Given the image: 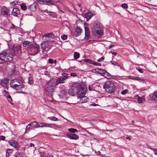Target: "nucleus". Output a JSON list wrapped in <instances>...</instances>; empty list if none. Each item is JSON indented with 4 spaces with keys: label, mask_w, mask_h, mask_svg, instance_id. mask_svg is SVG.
<instances>
[{
    "label": "nucleus",
    "mask_w": 157,
    "mask_h": 157,
    "mask_svg": "<svg viewBox=\"0 0 157 157\" xmlns=\"http://www.w3.org/2000/svg\"><path fill=\"white\" fill-rule=\"evenodd\" d=\"M110 62L111 63L114 65L116 66H117L118 67H120V65L118 64V63H116V62H113L111 61Z\"/></svg>",
    "instance_id": "obj_39"
},
{
    "label": "nucleus",
    "mask_w": 157,
    "mask_h": 157,
    "mask_svg": "<svg viewBox=\"0 0 157 157\" xmlns=\"http://www.w3.org/2000/svg\"><path fill=\"white\" fill-rule=\"evenodd\" d=\"M1 14L2 15L7 16L9 15V11L8 10L5 6L2 7L1 10Z\"/></svg>",
    "instance_id": "obj_13"
},
{
    "label": "nucleus",
    "mask_w": 157,
    "mask_h": 157,
    "mask_svg": "<svg viewBox=\"0 0 157 157\" xmlns=\"http://www.w3.org/2000/svg\"><path fill=\"white\" fill-rule=\"evenodd\" d=\"M68 130L70 132L74 133L78 131V130L74 128H70L68 129Z\"/></svg>",
    "instance_id": "obj_34"
},
{
    "label": "nucleus",
    "mask_w": 157,
    "mask_h": 157,
    "mask_svg": "<svg viewBox=\"0 0 157 157\" xmlns=\"http://www.w3.org/2000/svg\"><path fill=\"white\" fill-rule=\"evenodd\" d=\"M92 31L96 36L100 35L103 33L102 27L99 23H96L93 25L92 28Z\"/></svg>",
    "instance_id": "obj_4"
},
{
    "label": "nucleus",
    "mask_w": 157,
    "mask_h": 157,
    "mask_svg": "<svg viewBox=\"0 0 157 157\" xmlns=\"http://www.w3.org/2000/svg\"><path fill=\"white\" fill-rule=\"evenodd\" d=\"M83 87L80 85L77 86H74L70 89L68 90V94L70 95L73 96L78 94H79L82 90Z\"/></svg>",
    "instance_id": "obj_5"
},
{
    "label": "nucleus",
    "mask_w": 157,
    "mask_h": 157,
    "mask_svg": "<svg viewBox=\"0 0 157 157\" xmlns=\"http://www.w3.org/2000/svg\"><path fill=\"white\" fill-rule=\"evenodd\" d=\"M79 56L80 54L79 53L77 52H74V57L75 59H78L79 57Z\"/></svg>",
    "instance_id": "obj_26"
},
{
    "label": "nucleus",
    "mask_w": 157,
    "mask_h": 157,
    "mask_svg": "<svg viewBox=\"0 0 157 157\" xmlns=\"http://www.w3.org/2000/svg\"><path fill=\"white\" fill-rule=\"evenodd\" d=\"M131 79H132L136 80L137 81H143V79L142 78H140V77H133V78H131Z\"/></svg>",
    "instance_id": "obj_31"
},
{
    "label": "nucleus",
    "mask_w": 157,
    "mask_h": 157,
    "mask_svg": "<svg viewBox=\"0 0 157 157\" xmlns=\"http://www.w3.org/2000/svg\"><path fill=\"white\" fill-rule=\"evenodd\" d=\"M52 79L54 81V83L56 86L60 83H64L65 79L63 78L61 76L58 78L57 79L52 78Z\"/></svg>",
    "instance_id": "obj_10"
},
{
    "label": "nucleus",
    "mask_w": 157,
    "mask_h": 157,
    "mask_svg": "<svg viewBox=\"0 0 157 157\" xmlns=\"http://www.w3.org/2000/svg\"><path fill=\"white\" fill-rule=\"evenodd\" d=\"M152 98L155 101H157V91L152 94Z\"/></svg>",
    "instance_id": "obj_23"
},
{
    "label": "nucleus",
    "mask_w": 157,
    "mask_h": 157,
    "mask_svg": "<svg viewBox=\"0 0 157 157\" xmlns=\"http://www.w3.org/2000/svg\"><path fill=\"white\" fill-rule=\"evenodd\" d=\"M91 105V106H96L97 105H98V104H95V103H93V104H92L90 105Z\"/></svg>",
    "instance_id": "obj_57"
},
{
    "label": "nucleus",
    "mask_w": 157,
    "mask_h": 157,
    "mask_svg": "<svg viewBox=\"0 0 157 157\" xmlns=\"http://www.w3.org/2000/svg\"><path fill=\"white\" fill-rule=\"evenodd\" d=\"M29 41H25L23 43L22 45L24 47H25L27 45L29 44Z\"/></svg>",
    "instance_id": "obj_35"
},
{
    "label": "nucleus",
    "mask_w": 157,
    "mask_h": 157,
    "mask_svg": "<svg viewBox=\"0 0 157 157\" xmlns=\"http://www.w3.org/2000/svg\"><path fill=\"white\" fill-rule=\"evenodd\" d=\"M67 35H64L61 36V38L63 40H66L67 38Z\"/></svg>",
    "instance_id": "obj_37"
},
{
    "label": "nucleus",
    "mask_w": 157,
    "mask_h": 157,
    "mask_svg": "<svg viewBox=\"0 0 157 157\" xmlns=\"http://www.w3.org/2000/svg\"><path fill=\"white\" fill-rule=\"evenodd\" d=\"M6 152H7V153H12L13 152V150L11 149H8L7 150Z\"/></svg>",
    "instance_id": "obj_52"
},
{
    "label": "nucleus",
    "mask_w": 157,
    "mask_h": 157,
    "mask_svg": "<svg viewBox=\"0 0 157 157\" xmlns=\"http://www.w3.org/2000/svg\"><path fill=\"white\" fill-rule=\"evenodd\" d=\"M15 26L13 24H12V26H11V28L13 29V28H15Z\"/></svg>",
    "instance_id": "obj_61"
},
{
    "label": "nucleus",
    "mask_w": 157,
    "mask_h": 157,
    "mask_svg": "<svg viewBox=\"0 0 157 157\" xmlns=\"http://www.w3.org/2000/svg\"><path fill=\"white\" fill-rule=\"evenodd\" d=\"M5 137L4 136H0V139L1 140H5Z\"/></svg>",
    "instance_id": "obj_55"
},
{
    "label": "nucleus",
    "mask_w": 157,
    "mask_h": 157,
    "mask_svg": "<svg viewBox=\"0 0 157 157\" xmlns=\"http://www.w3.org/2000/svg\"><path fill=\"white\" fill-rule=\"evenodd\" d=\"M30 126L29 125V124L26 126V130L27 131L28 130H29L30 128Z\"/></svg>",
    "instance_id": "obj_56"
},
{
    "label": "nucleus",
    "mask_w": 157,
    "mask_h": 157,
    "mask_svg": "<svg viewBox=\"0 0 157 157\" xmlns=\"http://www.w3.org/2000/svg\"><path fill=\"white\" fill-rule=\"evenodd\" d=\"M9 144L11 145V146H13V140L11 141V142H10V141H9Z\"/></svg>",
    "instance_id": "obj_59"
},
{
    "label": "nucleus",
    "mask_w": 157,
    "mask_h": 157,
    "mask_svg": "<svg viewBox=\"0 0 157 157\" xmlns=\"http://www.w3.org/2000/svg\"><path fill=\"white\" fill-rule=\"evenodd\" d=\"M67 136L68 138L71 139L76 140L78 139L79 138L78 136L76 134L70 132L68 133L67 134Z\"/></svg>",
    "instance_id": "obj_11"
},
{
    "label": "nucleus",
    "mask_w": 157,
    "mask_h": 157,
    "mask_svg": "<svg viewBox=\"0 0 157 157\" xmlns=\"http://www.w3.org/2000/svg\"><path fill=\"white\" fill-rule=\"evenodd\" d=\"M103 87L107 92L109 93H112L114 90L115 86L112 81L106 82L104 85Z\"/></svg>",
    "instance_id": "obj_6"
},
{
    "label": "nucleus",
    "mask_w": 157,
    "mask_h": 157,
    "mask_svg": "<svg viewBox=\"0 0 157 157\" xmlns=\"http://www.w3.org/2000/svg\"><path fill=\"white\" fill-rule=\"evenodd\" d=\"M56 85L52 79H51L45 85V90L48 94H51L55 91Z\"/></svg>",
    "instance_id": "obj_3"
},
{
    "label": "nucleus",
    "mask_w": 157,
    "mask_h": 157,
    "mask_svg": "<svg viewBox=\"0 0 157 157\" xmlns=\"http://www.w3.org/2000/svg\"><path fill=\"white\" fill-rule=\"evenodd\" d=\"M85 93L86 92L83 88V90H82L80 93L78 94V98H80V101L81 103L87 102L88 100V98L87 97L85 96Z\"/></svg>",
    "instance_id": "obj_8"
},
{
    "label": "nucleus",
    "mask_w": 157,
    "mask_h": 157,
    "mask_svg": "<svg viewBox=\"0 0 157 157\" xmlns=\"http://www.w3.org/2000/svg\"><path fill=\"white\" fill-rule=\"evenodd\" d=\"M104 59V58L103 57H101L98 60V62H101L102 61H103Z\"/></svg>",
    "instance_id": "obj_49"
},
{
    "label": "nucleus",
    "mask_w": 157,
    "mask_h": 157,
    "mask_svg": "<svg viewBox=\"0 0 157 157\" xmlns=\"http://www.w3.org/2000/svg\"><path fill=\"white\" fill-rule=\"evenodd\" d=\"M49 38L48 36V35H47V34H46V35H45L43 36L42 37V40L43 41H47V39Z\"/></svg>",
    "instance_id": "obj_21"
},
{
    "label": "nucleus",
    "mask_w": 157,
    "mask_h": 157,
    "mask_svg": "<svg viewBox=\"0 0 157 157\" xmlns=\"http://www.w3.org/2000/svg\"><path fill=\"white\" fill-rule=\"evenodd\" d=\"M121 7L124 9H126L128 8V6L127 4L123 3L121 5Z\"/></svg>",
    "instance_id": "obj_40"
},
{
    "label": "nucleus",
    "mask_w": 157,
    "mask_h": 157,
    "mask_svg": "<svg viewBox=\"0 0 157 157\" xmlns=\"http://www.w3.org/2000/svg\"><path fill=\"white\" fill-rule=\"evenodd\" d=\"M19 11L18 8H14L11 13V14L14 16L17 17L18 14L19 13Z\"/></svg>",
    "instance_id": "obj_14"
},
{
    "label": "nucleus",
    "mask_w": 157,
    "mask_h": 157,
    "mask_svg": "<svg viewBox=\"0 0 157 157\" xmlns=\"http://www.w3.org/2000/svg\"><path fill=\"white\" fill-rule=\"evenodd\" d=\"M6 157H9L10 155V153H7V152H6Z\"/></svg>",
    "instance_id": "obj_60"
},
{
    "label": "nucleus",
    "mask_w": 157,
    "mask_h": 157,
    "mask_svg": "<svg viewBox=\"0 0 157 157\" xmlns=\"http://www.w3.org/2000/svg\"><path fill=\"white\" fill-rule=\"evenodd\" d=\"M148 148L152 150L154 152V154L155 155H157V149L156 148H153L151 147H148Z\"/></svg>",
    "instance_id": "obj_36"
},
{
    "label": "nucleus",
    "mask_w": 157,
    "mask_h": 157,
    "mask_svg": "<svg viewBox=\"0 0 157 157\" xmlns=\"http://www.w3.org/2000/svg\"><path fill=\"white\" fill-rule=\"evenodd\" d=\"M17 49V52L18 53H20L21 52V47L19 46L15 48L16 49Z\"/></svg>",
    "instance_id": "obj_38"
},
{
    "label": "nucleus",
    "mask_w": 157,
    "mask_h": 157,
    "mask_svg": "<svg viewBox=\"0 0 157 157\" xmlns=\"http://www.w3.org/2000/svg\"><path fill=\"white\" fill-rule=\"evenodd\" d=\"M128 92V90L127 89L124 90L122 91L121 93V94L122 95H124L126 94Z\"/></svg>",
    "instance_id": "obj_44"
},
{
    "label": "nucleus",
    "mask_w": 157,
    "mask_h": 157,
    "mask_svg": "<svg viewBox=\"0 0 157 157\" xmlns=\"http://www.w3.org/2000/svg\"><path fill=\"white\" fill-rule=\"evenodd\" d=\"M44 74L46 75H49V72L48 71H45L44 72Z\"/></svg>",
    "instance_id": "obj_51"
},
{
    "label": "nucleus",
    "mask_w": 157,
    "mask_h": 157,
    "mask_svg": "<svg viewBox=\"0 0 157 157\" xmlns=\"http://www.w3.org/2000/svg\"><path fill=\"white\" fill-rule=\"evenodd\" d=\"M9 83V79L5 78L0 80V84L5 89H8L7 84Z\"/></svg>",
    "instance_id": "obj_9"
},
{
    "label": "nucleus",
    "mask_w": 157,
    "mask_h": 157,
    "mask_svg": "<svg viewBox=\"0 0 157 157\" xmlns=\"http://www.w3.org/2000/svg\"><path fill=\"white\" fill-rule=\"evenodd\" d=\"M48 118L51 121H56L58 120V119L56 117L54 116L48 117Z\"/></svg>",
    "instance_id": "obj_25"
},
{
    "label": "nucleus",
    "mask_w": 157,
    "mask_h": 157,
    "mask_svg": "<svg viewBox=\"0 0 157 157\" xmlns=\"http://www.w3.org/2000/svg\"><path fill=\"white\" fill-rule=\"evenodd\" d=\"M75 33H77L76 34V36H77L80 35V34L81 33V29L78 28V27H76V30L75 31Z\"/></svg>",
    "instance_id": "obj_20"
},
{
    "label": "nucleus",
    "mask_w": 157,
    "mask_h": 157,
    "mask_svg": "<svg viewBox=\"0 0 157 157\" xmlns=\"http://www.w3.org/2000/svg\"><path fill=\"white\" fill-rule=\"evenodd\" d=\"M93 64L94 65H95L96 66H101V64L99 63H97V62H94Z\"/></svg>",
    "instance_id": "obj_50"
},
{
    "label": "nucleus",
    "mask_w": 157,
    "mask_h": 157,
    "mask_svg": "<svg viewBox=\"0 0 157 157\" xmlns=\"http://www.w3.org/2000/svg\"><path fill=\"white\" fill-rule=\"evenodd\" d=\"M15 157H24L22 154L18 152H17L15 154Z\"/></svg>",
    "instance_id": "obj_33"
},
{
    "label": "nucleus",
    "mask_w": 157,
    "mask_h": 157,
    "mask_svg": "<svg viewBox=\"0 0 157 157\" xmlns=\"http://www.w3.org/2000/svg\"><path fill=\"white\" fill-rule=\"evenodd\" d=\"M42 126H40L41 127H52V125L50 124H43Z\"/></svg>",
    "instance_id": "obj_32"
},
{
    "label": "nucleus",
    "mask_w": 157,
    "mask_h": 157,
    "mask_svg": "<svg viewBox=\"0 0 157 157\" xmlns=\"http://www.w3.org/2000/svg\"><path fill=\"white\" fill-rule=\"evenodd\" d=\"M114 46V45H110L109 47V48H111Z\"/></svg>",
    "instance_id": "obj_64"
},
{
    "label": "nucleus",
    "mask_w": 157,
    "mask_h": 157,
    "mask_svg": "<svg viewBox=\"0 0 157 157\" xmlns=\"http://www.w3.org/2000/svg\"><path fill=\"white\" fill-rule=\"evenodd\" d=\"M138 102L139 103H142L143 102V98L139 97L137 98Z\"/></svg>",
    "instance_id": "obj_41"
},
{
    "label": "nucleus",
    "mask_w": 157,
    "mask_h": 157,
    "mask_svg": "<svg viewBox=\"0 0 157 157\" xmlns=\"http://www.w3.org/2000/svg\"><path fill=\"white\" fill-rule=\"evenodd\" d=\"M22 10H25L27 9V7L25 4L22 3L20 5Z\"/></svg>",
    "instance_id": "obj_28"
},
{
    "label": "nucleus",
    "mask_w": 157,
    "mask_h": 157,
    "mask_svg": "<svg viewBox=\"0 0 157 157\" xmlns=\"http://www.w3.org/2000/svg\"><path fill=\"white\" fill-rule=\"evenodd\" d=\"M77 75L76 73H71L70 74V76L72 77H75L77 76Z\"/></svg>",
    "instance_id": "obj_48"
},
{
    "label": "nucleus",
    "mask_w": 157,
    "mask_h": 157,
    "mask_svg": "<svg viewBox=\"0 0 157 157\" xmlns=\"http://www.w3.org/2000/svg\"><path fill=\"white\" fill-rule=\"evenodd\" d=\"M112 55H113L114 56H115L117 55V53L116 52H112Z\"/></svg>",
    "instance_id": "obj_62"
},
{
    "label": "nucleus",
    "mask_w": 157,
    "mask_h": 157,
    "mask_svg": "<svg viewBox=\"0 0 157 157\" xmlns=\"http://www.w3.org/2000/svg\"><path fill=\"white\" fill-rule=\"evenodd\" d=\"M2 93L3 95L6 97L9 94L5 90H3Z\"/></svg>",
    "instance_id": "obj_45"
},
{
    "label": "nucleus",
    "mask_w": 157,
    "mask_h": 157,
    "mask_svg": "<svg viewBox=\"0 0 157 157\" xmlns=\"http://www.w3.org/2000/svg\"><path fill=\"white\" fill-rule=\"evenodd\" d=\"M35 4L33 3L31 4L28 7V10L32 11H34L36 10V6Z\"/></svg>",
    "instance_id": "obj_15"
},
{
    "label": "nucleus",
    "mask_w": 157,
    "mask_h": 157,
    "mask_svg": "<svg viewBox=\"0 0 157 157\" xmlns=\"http://www.w3.org/2000/svg\"><path fill=\"white\" fill-rule=\"evenodd\" d=\"M85 32H86V31H88V32H89V29L88 27H85Z\"/></svg>",
    "instance_id": "obj_58"
},
{
    "label": "nucleus",
    "mask_w": 157,
    "mask_h": 157,
    "mask_svg": "<svg viewBox=\"0 0 157 157\" xmlns=\"http://www.w3.org/2000/svg\"><path fill=\"white\" fill-rule=\"evenodd\" d=\"M13 144L12 146L14 147V148H17V142H15L13 140Z\"/></svg>",
    "instance_id": "obj_43"
},
{
    "label": "nucleus",
    "mask_w": 157,
    "mask_h": 157,
    "mask_svg": "<svg viewBox=\"0 0 157 157\" xmlns=\"http://www.w3.org/2000/svg\"><path fill=\"white\" fill-rule=\"evenodd\" d=\"M43 41V43L41 44V48L42 49H46L47 47L48 46V43L46 41Z\"/></svg>",
    "instance_id": "obj_17"
},
{
    "label": "nucleus",
    "mask_w": 157,
    "mask_h": 157,
    "mask_svg": "<svg viewBox=\"0 0 157 157\" xmlns=\"http://www.w3.org/2000/svg\"><path fill=\"white\" fill-rule=\"evenodd\" d=\"M92 16L93 15H92L91 13L90 12L84 14V17L86 18L87 21H88L90 19Z\"/></svg>",
    "instance_id": "obj_18"
},
{
    "label": "nucleus",
    "mask_w": 157,
    "mask_h": 157,
    "mask_svg": "<svg viewBox=\"0 0 157 157\" xmlns=\"http://www.w3.org/2000/svg\"><path fill=\"white\" fill-rule=\"evenodd\" d=\"M48 62L49 63H50L51 64H53V59H49L48 60Z\"/></svg>",
    "instance_id": "obj_47"
},
{
    "label": "nucleus",
    "mask_w": 157,
    "mask_h": 157,
    "mask_svg": "<svg viewBox=\"0 0 157 157\" xmlns=\"http://www.w3.org/2000/svg\"><path fill=\"white\" fill-rule=\"evenodd\" d=\"M38 123L36 121H33L29 124V125L33 127V128H37L38 127H41L40 125L38 124Z\"/></svg>",
    "instance_id": "obj_16"
},
{
    "label": "nucleus",
    "mask_w": 157,
    "mask_h": 157,
    "mask_svg": "<svg viewBox=\"0 0 157 157\" xmlns=\"http://www.w3.org/2000/svg\"><path fill=\"white\" fill-rule=\"evenodd\" d=\"M47 53V51L46 49H42V50L40 53V55L41 56V57H43Z\"/></svg>",
    "instance_id": "obj_22"
},
{
    "label": "nucleus",
    "mask_w": 157,
    "mask_h": 157,
    "mask_svg": "<svg viewBox=\"0 0 157 157\" xmlns=\"http://www.w3.org/2000/svg\"><path fill=\"white\" fill-rule=\"evenodd\" d=\"M102 70H103V69L99 68L95 69L93 70V72L101 74V75L102 74Z\"/></svg>",
    "instance_id": "obj_19"
},
{
    "label": "nucleus",
    "mask_w": 157,
    "mask_h": 157,
    "mask_svg": "<svg viewBox=\"0 0 157 157\" xmlns=\"http://www.w3.org/2000/svg\"><path fill=\"white\" fill-rule=\"evenodd\" d=\"M101 75L108 79L111 78L112 77V76L111 74L104 69L102 71Z\"/></svg>",
    "instance_id": "obj_12"
},
{
    "label": "nucleus",
    "mask_w": 157,
    "mask_h": 157,
    "mask_svg": "<svg viewBox=\"0 0 157 157\" xmlns=\"http://www.w3.org/2000/svg\"><path fill=\"white\" fill-rule=\"evenodd\" d=\"M29 47L30 49V51L33 52L34 55L38 53L40 49L39 45L33 43L29 45Z\"/></svg>",
    "instance_id": "obj_7"
},
{
    "label": "nucleus",
    "mask_w": 157,
    "mask_h": 157,
    "mask_svg": "<svg viewBox=\"0 0 157 157\" xmlns=\"http://www.w3.org/2000/svg\"><path fill=\"white\" fill-rule=\"evenodd\" d=\"M53 41V40L52 39V38H49L47 39V42L48 43L49 42H52Z\"/></svg>",
    "instance_id": "obj_54"
},
{
    "label": "nucleus",
    "mask_w": 157,
    "mask_h": 157,
    "mask_svg": "<svg viewBox=\"0 0 157 157\" xmlns=\"http://www.w3.org/2000/svg\"><path fill=\"white\" fill-rule=\"evenodd\" d=\"M69 74L66 73H62V76H61L63 78L65 79V80L67 79L68 77L70 76H68Z\"/></svg>",
    "instance_id": "obj_24"
},
{
    "label": "nucleus",
    "mask_w": 157,
    "mask_h": 157,
    "mask_svg": "<svg viewBox=\"0 0 157 157\" xmlns=\"http://www.w3.org/2000/svg\"><path fill=\"white\" fill-rule=\"evenodd\" d=\"M47 35H48V37H49V38H52V40L54 39L55 36L53 35V34L52 33H47Z\"/></svg>",
    "instance_id": "obj_29"
},
{
    "label": "nucleus",
    "mask_w": 157,
    "mask_h": 157,
    "mask_svg": "<svg viewBox=\"0 0 157 157\" xmlns=\"http://www.w3.org/2000/svg\"><path fill=\"white\" fill-rule=\"evenodd\" d=\"M34 144L33 143H31L30 144V146L31 147H34Z\"/></svg>",
    "instance_id": "obj_63"
},
{
    "label": "nucleus",
    "mask_w": 157,
    "mask_h": 157,
    "mask_svg": "<svg viewBox=\"0 0 157 157\" xmlns=\"http://www.w3.org/2000/svg\"><path fill=\"white\" fill-rule=\"evenodd\" d=\"M44 12H46L50 16H51L52 15V12H51L48 11L46 10H45Z\"/></svg>",
    "instance_id": "obj_53"
},
{
    "label": "nucleus",
    "mask_w": 157,
    "mask_h": 157,
    "mask_svg": "<svg viewBox=\"0 0 157 157\" xmlns=\"http://www.w3.org/2000/svg\"><path fill=\"white\" fill-rule=\"evenodd\" d=\"M10 85L11 87L17 90L23 88L25 86L23 84V81L22 80L15 79L11 81Z\"/></svg>",
    "instance_id": "obj_2"
},
{
    "label": "nucleus",
    "mask_w": 157,
    "mask_h": 157,
    "mask_svg": "<svg viewBox=\"0 0 157 157\" xmlns=\"http://www.w3.org/2000/svg\"><path fill=\"white\" fill-rule=\"evenodd\" d=\"M136 69L137 70H138L141 73H143V70L140 68L139 67H136Z\"/></svg>",
    "instance_id": "obj_46"
},
{
    "label": "nucleus",
    "mask_w": 157,
    "mask_h": 157,
    "mask_svg": "<svg viewBox=\"0 0 157 157\" xmlns=\"http://www.w3.org/2000/svg\"><path fill=\"white\" fill-rule=\"evenodd\" d=\"M85 38L86 40H88L90 36V32H88V31H86V32H85Z\"/></svg>",
    "instance_id": "obj_27"
},
{
    "label": "nucleus",
    "mask_w": 157,
    "mask_h": 157,
    "mask_svg": "<svg viewBox=\"0 0 157 157\" xmlns=\"http://www.w3.org/2000/svg\"><path fill=\"white\" fill-rule=\"evenodd\" d=\"M0 63H2L4 61L10 62L13 59V55L10 50H7L0 53Z\"/></svg>",
    "instance_id": "obj_1"
},
{
    "label": "nucleus",
    "mask_w": 157,
    "mask_h": 157,
    "mask_svg": "<svg viewBox=\"0 0 157 157\" xmlns=\"http://www.w3.org/2000/svg\"><path fill=\"white\" fill-rule=\"evenodd\" d=\"M28 83L30 85H33V84L34 82L32 77H29Z\"/></svg>",
    "instance_id": "obj_30"
},
{
    "label": "nucleus",
    "mask_w": 157,
    "mask_h": 157,
    "mask_svg": "<svg viewBox=\"0 0 157 157\" xmlns=\"http://www.w3.org/2000/svg\"><path fill=\"white\" fill-rule=\"evenodd\" d=\"M6 97L9 102H10L12 101L11 97L9 94Z\"/></svg>",
    "instance_id": "obj_42"
}]
</instances>
